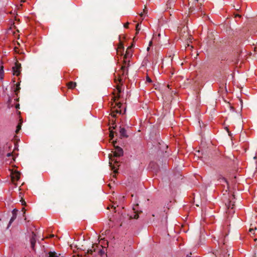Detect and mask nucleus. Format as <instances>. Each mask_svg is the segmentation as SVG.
Returning <instances> with one entry per match:
<instances>
[{"label": "nucleus", "instance_id": "1", "mask_svg": "<svg viewBox=\"0 0 257 257\" xmlns=\"http://www.w3.org/2000/svg\"><path fill=\"white\" fill-rule=\"evenodd\" d=\"M123 154V151L122 148H121L119 147H115V150L114 152L113 153V156H109V164L110 166L112 168V170H114V172L115 173H117L116 170L115 169L116 168L115 166H118V163L119 161L117 160L116 159H115V157H119L120 156H122Z\"/></svg>", "mask_w": 257, "mask_h": 257}, {"label": "nucleus", "instance_id": "2", "mask_svg": "<svg viewBox=\"0 0 257 257\" xmlns=\"http://www.w3.org/2000/svg\"><path fill=\"white\" fill-rule=\"evenodd\" d=\"M119 97V95H118L117 96H114L113 97V102L111 103V105L113 108H112V112H111V116L113 117H116V114L115 113H121V110L119 108L121 106V103L120 102L118 103H114L116 100L118 99Z\"/></svg>", "mask_w": 257, "mask_h": 257}, {"label": "nucleus", "instance_id": "3", "mask_svg": "<svg viewBox=\"0 0 257 257\" xmlns=\"http://www.w3.org/2000/svg\"><path fill=\"white\" fill-rule=\"evenodd\" d=\"M123 65L121 66L120 70L117 73V75L118 76V81L120 82L121 81V76H123L125 75V72L126 71V74H127L128 72L127 68L129 67V63L130 60H128V58H125L123 57Z\"/></svg>", "mask_w": 257, "mask_h": 257}, {"label": "nucleus", "instance_id": "4", "mask_svg": "<svg viewBox=\"0 0 257 257\" xmlns=\"http://www.w3.org/2000/svg\"><path fill=\"white\" fill-rule=\"evenodd\" d=\"M21 173L18 171H12L11 174V180L13 184L17 186L16 182L18 181L20 178Z\"/></svg>", "mask_w": 257, "mask_h": 257}, {"label": "nucleus", "instance_id": "5", "mask_svg": "<svg viewBox=\"0 0 257 257\" xmlns=\"http://www.w3.org/2000/svg\"><path fill=\"white\" fill-rule=\"evenodd\" d=\"M21 65L18 61H17L15 66L13 67V71L14 75L19 76L21 73Z\"/></svg>", "mask_w": 257, "mask_h": 257}, {"label": "nucleus", "instance_id": "6", "mask_svg": "<svg viewBox=\"0 0 257 257\" xmlns=\"http://www.w3.org/2000/svg\"><path fill=\"white\" fill-rule=\"evenodd\" d=\"M14 92L15 93V95L13 96V97L14 98V101H18L19 100V97H18V93H19L20 90L21 89V88L20 87V83L19 82L17 84H16V85L14 84Z\"/></svg>", "mask_w": 257, "mask_h": 257}, {"label": "nucleus", "instance_id": "7", "mask_svg": "<svg viewBox=\"0 0 257 257\" xmlns=\"http://www.w3.org/2000/svg\"><path fill=\"white\" fill-rule=\"evenodd\" d=\"M36 242V235L34 232H32V235L30 238V243L31 245V248L33 250H35V245Z\"/></svg>", "mask_w": 257, "mask_h": 257}, {"label": "nucleus", "instance_id": "8", "mask_svg": "<svg viewBox=\"0 0 257 257\" xmlns=\"http://www.w3.org/2000/svg\"><path fill=\"white\" fill-rule=\"evenodd\" d=\"M134 45L132 44L131 46L127 48L126 49V52L125 55H124V57L128 58L131 57L132 56V48L133 47Z\"/></svg>", "mask_w": 257, "mask_h": 257}, {"label": "nucleus", "instance_id": "9", "mask_svg": "<svg viewBox=\"0 0 257 257\" xmlns=\"http://www.w3.org/2000/svg\"><path fill=\"white\" fill-rule=\"evenodd\" d=\"M119 134L120 137L122 138H127L128 136L127 135L126 131L124 127L120 126Z\"/></svg>", "mask_w": 257, "mask_h": 257}, {"label": "nucleus", "instance_id": "10", "mask_svg": "<svg viewBox=\"0 0 257 257\" xmlns=\"http://www.w3.org/2000/svg\"><path fill=\"white\" fill-rule=\"evenodd\" d=\"M116 127V125L115 124L114 122L112 123V126H110L109 130L110 132L109 137L111 139H112L114 137V133H115L112 131V129H115Z\"/></svg>", "mask_w": 257, "mask_h": 257}, {"label": "nucleus", "instance_id": "11", "mask_svg": "<svg viewBox=\"0 0 257 257\" xmlns=\"http://www.w3.org/2000/svg\"><path fill=\"white\" fill-rule=\"evenodd\" d=\"M20 120H19V123L17 126V129L16 130V133L18 134L20 130L21 129V126L23 122L22 118L21 116L19 117Z\"/></svg>", "mask_w": 257, "mask_h": 257}, {"label": "nucleus", "instance_id": "12", "mask_svg": "<svg viewBox=\"0 0 257 257\" xmlns=\"http://www.w3.org/2000/svg\"><path fill=\"white\" fill-rule=\"evenodd\" d=\"M68 87L70 89H73L76 86V82H74L72 81L69 82L67 84Z\"/></svg>", "mask_w": 257, "mask_h": 257}, {"label": "nucleus", "instance_id": "13", "mask_svg": "<svg viewBox=\"0 0 257 257\" xmlns=\"http://www.w3.org/2000/svg\"><path fill=\"white\" fill-rule=\"evenodd\" d=\"M4 76V66L0 65V79L2 80Z\"/></svg>", "mask_w": 257, "mask_h": 257}, {"label": "nucleus", "instance_id": "14", "mask_svg": "<svg viewBox=\"0 0 257 257\" xmlns=\"http://www.w3.org/2000/svg\"><path fill=\"white\" fill-rule=\"evenodd\" d=\"M8 107L9 108L13 107L14 106V104L12 103V98L9 96V99L7 102Z\"/></svg>", "mask_w": 257, "mask_h": 257}, {"label": "nucleus", "instance_id": "15", "mask_svg": "<svg viewBox=\"0 0 257 257\" xmlns=\"http://www.w3.org/2000/svg\"><path fill=\"white\" fill-rule=\"evenodd\" d=\"M101 248L98 249V253L100 256H102L105 254V250H104L103 247L102 245L100 246Z\"/></svg>", "mask_w": 257, "mask_h": 257}, {"label": "nucleus", "instance_id": "16", "mask_svg": "<svg viewBox=\"0 0 257 257\" xmlns=\"http://www.w3.org/2000/svg\"><path fill=\"white\" fill-rule=\"evenodd\" d=\"M233 205L234 204H232L230 201H229L227 204H226V206L228 208V210H230V209H233Z\"/></svg>", "mask_w": 257, "mask_h": 257}, {"label": "nucleus", "instance_id": "17", "mask_svg": "<svg viewBox=\"0 0 257 257\" xmlns=\"http://www.w3.org/2000/svg\"><path fill=\"white\" fill-rule=\"evenodd\" d=\"M16 214H14V212H13V216L11 218L9 222V225L11 224L14 221V220L16 218Z\"/></svg>", "mask_w": 257, "mask_h": 257}, {"label": "nucleus", "instance_id": "18", "mask_svg": "<svg viewBox=\"0 0 257 257\" xmlns=\"http://www.w3.org/2000/svg\"><path fill=\"white\" fill-rule=\"evenodd\" d=\"M117 50H122V51H124V47H123L122 43H121V42L119 43Z\"/></svg>", "mask_w": 257, "mask_h": 257}, {"label": "nucleus", "instance_id": "19", "mask_svg": "<svg viewBox=\"0 0 257 257\" xmlns=\"http://www.w3.org/2000/svg\"><path fill=\"white\" fill-rule=\"evenodd\" d=\"M93 252H94V248H92L91 249H89L87 250V254H92Z\"/></svg>", "mask_w": 257, "mask_h": 257}, {"label": "nucleus", "instance_id": "20", "mask_svg": "<svg viewBox=\"0 0 257 257\" xmlns=\"http://www.w3.org/2000/svg\"><path fill=\"white\" fill-rule=\"evenodd\" d=\"M136 34H138L139 32V31L140 30V28L139 27V24H137L136 27Z\"/></svg>", "mask_w": 257, "mask_h": 257}, {"label": "nucleus", "instance_id": "21", "mask_svg": "<svg viewBox=\"0 0 257 257\" xmlns=\"http://www.w3.org/2000/svg\"><path fill=\"white\" fill-rule=\"evenodd\" d=\"M11 147L12 146L11 145H9L7 143L4 146V149L6 150H7L8 149H10Z\"/></svg>", "mask_w": 257, "mask_h": 257}, {"label": "nucleus", "instance_id": "22", "mask_svg": "<svg viewBox=\"0 0 257 257\" xmlns=\"http://www.w3.org/2000/svg\"><path fill=\"white\" fill-rule=\"evenodd\" d=\"M99 246L98 245L93 244L92 246V248H94V252L97 251V248H98Z\"/></svg>", "mask_w": 257, "mask_h": 257}, {"label": "nucleus", "instance_id": "23", "mask_svg": "<svg viewBox=\"0 0 257 257\" xmlns=\"http://www.w3.org/2000/svg\"><path fill=\"white\" fill-rule=\"evenodd\" d=\"M123 51L122 50H117V53L118 55L122 56L123 55Z\"/></svg>", "mask_w": 257, "mask_h": 257}, {"label": "nucleus", "instance_id": "24", "mask_svg": "<svg viewBox=\"0 0 257 257\" xmlns=\"http://www.w3.org/2000/svg\"><path fill=\"white\" fill-rule=\"evenodd\" d=\"M20 201L21 202V203H22V205H26V202H25V201L23 199V198H21V199Z\"/></svg>", "mask_w": 257, "mask_h": 257}, {"label": "nucleus", "instance_id": "25", "mask_svg": "<svg viewBox=\"0 0 257 257\" xmlns=\"http://www.w3.org/2000/svg\"><path fill=\"white\" fill-rule=\"evenodd\" d=\"M5 154V152L4 150L1 149L0 150V155L1 156V157H3V156H4Z\"/></svg>", "mask_w": 257, "mask_h": 257}, {"label": "nucleus", "instance_id": "26", "mask_svg": "<svg viewBox=\"0 0 257 257\" xmlns=\"http://www.w3.org/2000/svg\"><path fill=\"white\" fill-rule=\"evenodd\" d=\"M220 179L221 180L220 182H223L227 183L226 180L224 177H221Z\"/></svg>", "mask_w": 257, "mask_h": 257}, {"label": "nucleus", "instance_id": "27", "mask_svg": "<svg viewBox=\"0 0 257 257\" xmlns=\"http://www.w3.org/2000/svg\"><path fill=\"white\" fill-rule=\"evenodd\" d=\"M147 81H148V82H152V80L151 79V78L149 76L147 77Z\"/></svg>", "mask_w": 257, "mask_h": 257}, {"label": "nucleus", "instance_id": "28", "mask_svg": "<svg viewBox=\"0 0 257 257\" xmlns=\"http://www.w3.org/2000/svg\"><path fill=\"white\" fill-rule=\"evenodd\" d=\"M129 23H126L124 25V27L125 28H127L128 27Z\"/></svg>", "mask_w": 257, "mask_h": 257}, {"label": "nucleus", "instance_id": "29", "mask_svg": "<svg viewBox=\"0 0 257 257\" xmlns=\"http://www.w3.org/2000/svg\"><path fill=\"white\" fill-rule=\"evenodd\" d=\"M15 107H16V109L20 108V104L19 103L16 104Z\"/></svg>", "mask_w": 257, "mask_h": 257}, {"label": "nucleus", "instance_id": "30", "mask_svg": "<svg viewBox=\"0 0 257 257\" xmlns=\"http://www.w3.org/2000/svg\"><path fill=\"white\" fill-rule=\"evenodd\" d=\"M6 155L7 157H9L12 156V153H11V152L8 153Z\"/></svg>", "mask_w": 257, "mask_h": 257}, {"label": "nucleus", "instance_id": "31", "mask_svg": "<svg viewBox=\"0 0 257 257\" xmlns=\"http://www.w3.org/2000/svg\"><path fill=\"white\" fill-rule=\"evenodd\" d=\"M139 217V215L138 214H135V216H134V218L135 219H138Z\"/></svg>", "mask_w": 257, "mask_h": 257}, {"label": "nucleus", "instance_id": "32", "mask_svg": "<svg viewBox=\"0 0 257 257\" xmlns=\"http://www.w3.org/2000/svg\"><path fill=\"white\" fill-rule=\"evenodd\" d=\"M144 11V13H147V8H146V7H145V9H144V11Z\"/></svg>", "mask_w": 257, "mask_h": 257}, {"label": "nucleus", "instance_id": "33", "mask_svg": "<svg viewBox=\"0 0 257 257\" xmlns=\"http://www.w3.org/2000/svg\"><path fill=\"white\" fill-rule=\"evenodd\" d=\"M117 89L118 93H120L121 92V89L119 87H117Z\"/></svg>", "mask_w": 257, "mask_h": 257}, {"label": "nucleus", "instance_id": "34", "mask_svg": "<svg viewBox=\"0 0 257 257\" xmlns=\"http://www.w3.org/2000/svg\"><path fill=\"white\" fill-rule=\"evenodd\" d=\"M18 211V210L16 209H14L13 211V213L14 212V214H16V212Z\"/></svg>", "mask_w": 257, "mask_h": 257}, {"label": "nucleus", "instance_id": "35", "mask_svg": "<svg viewBox=\"0 0 257 257\" xmlns=\"http://www.w3.org/2000/svg\"><path fill=\"white\" fill-rule=\"evenodd\" d=\"M193 10H194V8H193V7H191V8H190V11L191 12H193Z\"/></svg>", "mask_w": 257, "mask_h": 257}, {"label": "nucleus", "instance_id": "36", "mask_svg": "<svg viewBox=\"0 0 257 257\" xmlns=\"http://www.w3.org/2000/svg\"><path fill=\"white\" fill-rule=\"evenodd\" d=\"M17 113L18 114V115H20L21 112L20 111H19V110H17Z\"/></svg>", "mask_w": 257, "mask_h": 257}, {"label": "nucleus", "instance_id": "37", "mask_svg": "<svg viewBox=\"0 0 257 257\" xmlns=\"http://www.w3.org/2000/svg\"><path fill=\"white\" fill-rule=\"evenodd\" d=\"M191 254H192V253H190V255L187 254V255H186V257H192V256H191Z\"/></svg>", "mask_w": 257, "mask_h": 257}, {"label": "nucleus", "instance_id": "38", "mask_svg": "<svg viewBox=\"0 0 257 257\" xmlns=\"http://www.w3.org/2000/svg\"><path fill=\"white\" fill-rule=\"evenodd\" d=\"M230 109H231L233 111L234 110V108L233 106H230Z\"/></svg>", "mask_w": 257, "mask_h": 257}, {"label": "nucleus", "instance_id": "39", "mask_svg": "<svg viewBox=\"0 0 257 257\" xmlns=\"http://www.w3.org/2000/svg\"><path fill=\"white\" fill-rule=\"evenodd\" d=\"M253 231V229H249V232H252V231Z\"/></svg>", "mask_w": 257, "mask_h": 257}, {"label": "nucleus", "instance_id": "40", "mask_svg": "<svg viewBox=\"0 0 257 257\" xmlns=\"http://www.w3.org/2000/svg\"><path fill=\"white\" fill-rule=\"evenodd\" d=\"M239 17V18H240L241 16H240L239 15H236L235 16V17Z\"/></svg>", "mask_w": 257, "mask_h": 257}, {"label": "nucleus", "instance_id": "41", "mask_svg": "<svg viewBox=\"0 0 257 257\" xmlns=\"http://www.w3.org/2000/svg\"><path fill=\"white\" fill-rule=\"evenodd\" d=\"M152 44V41L150 42L149 46H150Z\"/></svg>", "mask_w": 257, "mask_h": 257}, {"label": "nucleus", "instance_id": "42", "mask_svg": "<svg viewBox=\"0 0 257 257\" xmlns=\"http://www.w3.org/2000/svg\"><path fill=\"white\" fill-rule=\"evenodd\" d=\"M25 2V0H21V2L24 3Z\"/></svg>", "mask_w": 257, "mask_h": 257}, {"label": "nucleus", "instance_id": "43", "mask_svg": "<svg viewBox=\"0 0 257 257\" xmlns=\"http://www.w3.org/2000/svg\"><path fill=\"white\" fill-rule=\"evenodd\" d=\"M254 51H257V48L256 47H254Z\"/></svg>", "mask_w": 257, "mask_h": 257}, {"label": "nucleus", "instance_id": "44", "mask_svg": "<svg viewBox=\"0 0 257 257\" xmlns=\"http://www.w3.org/2000/svg\"><path fill=\"white\" fill-rule=\"evenodd\" d=\"M143 14L142 13H141V14H140L141 17H142V16H143Z\"/></svg>", "mask_w": 257, "mask_h": 257}, {"label": "nucleus", "instance_id": "45", "mask_svg": "<svg viewBox=\"0 0 257 257\" xmlns=\"http://www.w3.org/2000/svg\"><path fill=\"white\" fill-rule=\"evenodd\" d=\"M54 235L52 234L51 235V237H54Z\"/></svg>", "mask_w": 257, "mask_h": 257}, {"label": "nucleus", "instance_id": "46", "mask_svg": "<svg viewBox=\"0 0 257 257\" xmlns=\"http://www.w3.org/2000/svg\"><path fill=\"white\" fill-rule=\"evenodd\" d=\"M114 80H115V82H116L117 79H116V77L115 78Z\"/></svg>", "mask_w": 257, "mask_h": 257}, {"label": "nucleus", "instance_id": "47", "mask_svg": "<svg viewBox=\"0 0 257 257\" xmlns=\"http://www.w3.org/2000/svg\"><path fill=\"white\" fill-rule=\"evenodd\" d=\"M149 49H150V48H149V47H148V48H147V50H148V51H149Z\"/></svg>", "mask_w": 257, "mask_h": 257}, {"label": "nucleus", "instance_id": "48", "mask_svg": "<svg viewBox=\"0 0 257 257\" xmlns=\"http://www.w3.org/2000/svg\"><path fill=\"white\" fill-rule=\"evenodd\" d=\"M167 87H168V88H169V85H167Z\"/></svg>", "mask_w": 257, "mask_h": 257}, {"label": "nucleus", "instance_id": "49", "mask_svg": "<svg viewBox=\"0 0 257 257\" xmlns=\"http://www.w3.org/2000/svg\"><path fill=\"white\" fill-rule=\"evenodd\" d=\"M200 9H201V8H200V7H199V8H198V10H200Z\"/></svg>", "mask_w": 257, "mask_h": 257}, {"label": "nucleus", "instance_id": "50", "mask_svg": "<svg viewBox=\"0 0 257 257\" xmlns=\"http://www.w3.org/2000/svg\"><path fill=\"white\" fill-rule=\"evenodd\" d=\"M198 0H195V2H198Z\"/></svg>", "mask_w": 257, "mask_h": 257}]
</instances>
